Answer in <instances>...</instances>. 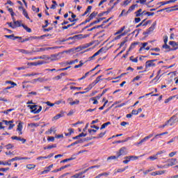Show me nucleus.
<instances>
[{"label":"nucleus","mask_w":178,"mask_h":178,"mask_svg":"<svg viewBox=\"0 0 178 178\" xmlns=\"http://www.w3.org/2000/svg\"><path fill=\"white\" fill-rule=\"evenodd\" d=\"M74 24H76V23H72L71 24H68L67 26H63V30H67V29H69V27H72V26H74Z\"/></svg>","instance_id":"obj_42"},{"label":"nucleus","mask_w":178,"mask_h":178,"mask_svg":"<svg viewBox=\"0 0 178 178\" xmlns=\"http://www.w3.org/2000/svg\"><path fill=\"white\" fill-rule=\"evenodd\" d=\"M127 41H129V37H126L120 44H118V45H120V48H122Z\"/></svg>","instance_id":"obj_27"},{"label":"nucleus","mask_w":178,"mask_h":178,"mask_svg":"<svg viewBox=\"0 0 178 178\" xmlns=\"http://www.w3.org/2000/svg\"><path fill=\"white\" fill-rule=\"evenodd\" d=\"M82 176H83L82 173L79 172V173H76L74 175L72 176L71 178H83V177H84V176L83 177H82Z\"/></svg>","instance_id":"obj_30"},{"label":"nucleus","mask_w":178,"mask_h":178,"mask_svg":"<svg viewBox=\"0 0 178 178\" xmlns=\"http://www.w3.org/2000/svg\"><path fill=\"white\" fill-rule=\"evenodd\" d=\"M52 168H54V164H51L48 167H46L44 168V170L42 172L41 174L42 175H47V173H48V172H51V169H52Z\"/></svg>","instance_id":"obj_12"},{"label":"nucleus","mask_w":178,"mask_h":178,"mask_svg":"<svg viewBox=\"0 0 178 178\" xmlns=\"http://www.w3.org/2000/svg\"><path fill=\"white\" fill-rule=\"evenodd\" d=\"M109 124H111V122H107L104 123L102 125V127L100 128V130H102V129H105V127H107V126H109Z\"/></svg>","instance_id":"obj_36"},{"label":"nucleus","mask_w":178,"mask_h":178,"mask_svg":"<svg viewBox=\"0 0 178 178\" xmlns=\"http://www.w3.org/2000/svg\"><path fill=\"white\" fill-rule=\"evenodd\" d=\"M147 140H148V139H147V138L145 136L144 138L141 139L140 141L137 143V145H141V144H143V143H145V141H147Z\"/></svg>","instance_id":"obj_54"},{"label":"nucleus","mask_w":178,"mask_h":178,"mask_svg":"<svg viewBox=\"0 0 178 178\" xmlns=\"http://www.w3.org/2000/svg\"><path fill=\"white\" fill-rule=\"evenodd\" d=\"M175 118H176V115H172L168 120L165 122L164 124L160 126L159 128L165 129V127H166V126H168V124H169V123H170V122H172V120H173V119H175Z\"/></svg>","instance_id":"obj_8"},{"label":"nucleus","mask_w":178,"mask_h":178,"mask_svg":"<svg viewBox=\"0 0 178 178\" xmlns=\"http://www.w3.org/2000/svg\"><path fill=\"white\" fill-rule=\"evenodd\" d=\"M143 9L140 8L138 10L135 12L136 17H140V16H142Z\"/></svg>","instance_id":"obj_26"},{"label":"nucleus","mask_w":178,"mask_h":178,"mask_svg":"<svg viewBox=\"0 0 178 178\" xmlns=\"http://www.w3.org/2000/svg\"><path fill=\"white\" fill-rule=\"evenodd\" d=\"M102 75L97 76L96 79L88 86V91H90V90H92L93 87H95V86H97V84H98L99 81H102L104 79H102Z\"/></svg>","instance_id":"obj_2"},{"label":"nucleus","mask_w":178,"mask_h":178,"mask_svg":"<svg viewBox=\"0 0 178 178\" xmlns=\"http://www.w3.org/2000/svg\"><path fill=\"white\" fill-rule=\"evenodd\" d=\"M91 9H92V6H88L86 10L84 12L83 14H82V16L84 17L86 16V15L90 13V12H91Z\"/></svg>","instance_id":"obj_23"},{"label":"nucleus","mask_w":178,"mask_h":178,"mask_svg":"<svg viewBox=\"0 0 178 178\" xmlns=\"http://www.w3.org/2000/svg\"><path fill=\"white\" fill-rule=\"evenodd\" d=\"M28 66H38L39 65H44V62L38 61L36 63H28Z\"/></svg>","instance_id":"obj_16"},{"label":"nucleus","mask_w":178,"mask_h":178,"mask_svg":"<svg viewBox=\"0 0 178 178\" xmlns=\"http://www.w3.org/2000/svg\"><path fill=\"white\" fill-rule=\"evenodd\" d=\"M129 158L130 157H129V156L124 157V159H129V160H124L122 161V163H124V165H127V163H129L131 161Z\"/></svg>","instance_id":"obj_45"},{"label":"nucleus","mask_w":178,"mask_h":178,"mask_svg":"<svg viewBox=\"0 0 178 178\" xmlns=\"http://www.w3.org/2000/svg\"><path fill=\"white\" fill-rule=\"evenodd\" d=\"M58 48H62V47L56 46L53 47L40 48L33 51V52H43L44 51H49V49H58Z\"/></svg>","instance_id":"obj_3"},{"label":"nucleus","mask_w":178,"mask_h":178,"mask_svg":"<svg viewBox=\"0 0 178 178\" xmlns=\"http://www.w3.org/2000/svg\"><path fill=\"white\" fill-rule=\"evenodd\" d=\"M45 38V35H42L41 36H35V40H44Z\"/></svg>","instance_id":"obj_62"},{"label":"nucleus","mask_w":178,"mask_h":178,"mask_svg":"<svg viewBox=\"0 0 178 178\" xmlns=\"http://www.w3.org/2000/svg\"><path fill=\"white\" fill-rule=\"evenodd\" d=\"M68 131L69 133H65V136H66V137H70V136H72V134L74 133V129L70 128L68 129Z\"/></svg>","instance_id":"obj_24"},{"label":"nucleus","mask_w":178,"mask_h":178,"mask_svg":"<svg viewBox=\"0 0 178 178\" xmlns=\"http://www.w3.org/2000/svg\"><path fill=\"white\" fill-rule=\"evenodd\" d=\"M35 107V108H33L32 111H31V113H34V114H37V113H40L41 111H42V107L41 106H38Z\"/></svg>","instance_id":"obj_15"},{"label":"nucleus","mask_w":178,"mask_h":178,"mask_svg":"<svg viewBox=\"0 0 178 178\" xmlns=\"http://www.w3.org/2000/svg\"><path fill=\"white\" fill-rule=\"evenodd\" d=\"M26 69H29V67L22 66L16 68L17 70H26Z\"/></svg>","instance_id":"obj_60"},{"label":"nucleus","mask_w":178,"mask_h":178,"mask_svg":"<svg viewBox=\"0 0 178 178\" xmlns=\"http://www.w3.org/2000/svg\"><path fill=\"white\" fill-rule=\"evenodd\" d=\"M74 159H76V158H74V157H71V158H69V159H65L64 160H62L60 161V163H65L66 162H69V161H73Z\"/></svg>","instance_id":"obj_34"},{"label":"nucleus","mask_w":178,"mask_h":178,"mask_svg":"<svg viewBox=\"0 0 178 178\" xmlns=\"http://www.w3.org/2000/svg\"><path fill=\"white\" fill-rule=\"evenodd\" d=\"M177 161V159H169L167 160V162H169L168 164H167V166L170 168V166H175L176 165V161Z\"/></svg>","instance_id":"obj_10"},{"label":"nucleus","mask_w":178,"mask_h":178,"mask_svg":"<svg viewBox=\"0 0 178 178\" xmlns=\"http://www.w3.org/2000/svg\"><path fill=\"white\" fill-rule=\"evenodd\" d=\"M157 176H162V175H165L166 173V170H158L156 171Z\"/></svg>","instance_id":"obj_38"},{"label":"nucleus","mask_w":178,"mask_h":178,"mask_svg":"<svg viewBox=\"0 0 178 178\" xmlns=\"http://www.w3.org/2000/svg\"><path fill=\"white\" fill-rule=\"evenodd\" d=\"M80 104L79 100H75L74 102H70V105L73 106V105H79Z\"/></svg>","instance_id":"obj_50"},{"label":"nucleus","mask_w":178,"mask_h":178,"mask_svg":"<svg viewBox=\"0 0 178 178\" xmlns=\"http://www.w3.org/2000/svg\"><path fill=\"white\" fill-rule=\"evenodd\" d=\"M148 159H150L151 161H156V159H158V156H156V154H155L154 156H149Z\"/></svg>","instance_id":"obj_56"},{"label":"nucleus","mask_w":178,"mask_h":178,"mask_svg":"<svg viewBox=\"0 0 178 178\" xmlns=\"http://www.w3.org/2000/svg\"><path fill=\"white\" fill-rule=\"evenodd\" d=\"M3 122L5 123L6 126H9V124L10 123H13V120H10V121H8V120H3Z\"/></svg>","instance_id":"obj_61"},{"label":"nucleus","mask_w":178,"mask_h":178,"mask_svg":"<svg viewBox=\"0 0 178 178\" xmlns=\"http://www.w3.org/2000/svg\"><path fill=\"white\" fill-rule=\"evenodd\" d=\"M6 84H11V86L13 87H16V86H17V83H15V82H13L12 81H6Z\"/></svg>","instance_id":"obj_39"},{"label":"nucleus","mask_w":178,"mask_h":178,"mask_svg":"<svg viewBox=\"0 0 178 178\" xmlns=\"http://www.w3.org/2000/svg\"><path fill=\"white\" fill-rule=\"evenodd\" d=\"M156 166H157L158 169H168V168H169L168 166V164H165V165H157Z\"/></svg>","instance_id":"obj_40"},{"label":"nucleus","mask_w":178,"mask_h":178,"mask_svg":"<svg viewBox=\"0 0 178 178\" xmlns=\"http://www.w3.org/2000/svg\"><path fill=\"white\" fill-rule=\"evenodd\" d=\"M97 15H98V13L94 11V12H92V13L90 15L89 17H90V19H92H92H94V17H95Z\"/></svg>","instance_id":"obj_41"},{"label":"nucleus","mask_w":178,"mask_h":178,"mask_svg":"<svg viewBox=\"0 0 178 178\" xmlns=\"http://www.w3.org/2000/svg\"><path fill=\"white\" fill-rule=\"evenodd\" d=\"M162 48H163L164 49H169L168 51H170V46H169L168 44V43H165L164 44L163 46H162Z\"/></svg>","instance_id":"obj_47"},{"label":"nucleus","mask_w":178,"mask_h":178,"mask_svg":"<svg viewBox=\"0 0 178 178\" xmlns=\"http://www.w3.org/2000/svg\"><path fill=\"white\" fill-rule=\"evenodd\" d=\"M27 169H29L30 170H31L32 169H35V165L34 164H29L26 165Z\"/></svg>","instance_id":"obj_48"},{"label":"nucleus","mask_w":178,"mask_h":178,"mask_svg":"<svg viewBox=\"0 0 178 178\" xmlns=\"http://www.w3.org/2000/svg\"><path fill=\"white\" fill-rule=\"evenodd\" d=\"M169 4V1H161L157 3V5H161V6H163L164 5H168Z\"/></svg>","instance_id":"obj_51"},{"label":"nucleus","mask_w":178,"mask_h":178,"mask_svg":"<svg viewBox=\"0 0 178 178\" xmlns=\"http://www.w3.org/2000/svg\"><path fill=\"white\" fill-rule=\"evenodd\" d=\"M74 38H76V40H81V38H84V36H83L82 34L76 35L74 36Z\"/></svg>","instance_id":"obj_53"},{"label":"nucleus","mask_w":178,"mask_h":178,"mask_svg":"<svg viewBox=\"0 0 178 178\" xmlns=\"http://www.w3.org/2000/svg\"><path fill=\"white\" fill-rule=\"evenodd\" d=\"M94 24H98V22H97V20L91 22L89 25L84 26L82 29L81 33H83V31H84L85 30H87V29H90V27H92V26H94Z\"/></svg>","instance_id":"obj_13"},{"label":"nucleus","mask_w":178,"mask_h":178,"mask_svg":"<svg viewBox=\"0 0 178 178\" xmlns=\"http://www.w3.org/2000/svg\"><path fill=\"white\" fill-rule=\"evenodd\" d=\"M105 51V48L102 47L100 49H99L96 53L94 54L92 56L89 58L90 60H92L95 56H98L101 54V52H104Z\"/></svg>","instance_id":"obj_7"},{"label":"nucleus","mask_w":178,"mask_h":178,"mask_svg":"<svg viewBox=\"0 0 178 178\" xmlns=\"http://www.w3.org/2000/svg\"><path fill=\"white\" fill-rule=\"evenodd\" d=\"M14 22V26L15 27H22V24L20 23V21H15V19H13Z\"/></svg>","instance_id":"obj_29"},{"label":"nucleus","mask_w":178,"mask_h":178,"mask_svg":"<svg viewBox=\"0 0 178 178\" xmlns=\"http://www.w3.org/2000/svg\"><path fill=\"white\" fill-rule=\"evenodd\" d=\"M141 156H143V155L140 156H129V159L131 161H137V159H138V158H141Z\"/></svg>","instance_id":"obj_33"},{"label":"nucleus","mask_w":178,"mask_h":178,"mask_svg":"<svg viewBox=\"0 0 178 178\" xmlns=\"http://www.w3.org/2000/svg\"><path fill=\"white\" fill-rule=\"evenodd\" d=\"M19 9H22V15L26 18L30 19V17H29V13H27V11L23 7H19Z\"/></svg>","instance_id":"obj_19"},{"label":"nucleus","mask_w":178,"mask_h":178,"mask_svg":"<svg viewBox=\"0 0 178 178\" xmlns=\"http://www.w3.org/2000/svg\"><path fill=\"white\" fill-rule=\"evenodd\" d=\"M29 126L30 127H38L40 124H38V123H31V124H29Z\"/></svg>","instance_id":"obj_57"},{"label":"nucleus","mask_w":178,"mask_h":178,"mask_svg":"<svg viewBox=\"0 0 178 178\" xmlns=\"http://www.w3.org/2000/svg\"><path fill=\"white\" fill-rule=\"evenodd\" d=\"M32 10L36 13H38V12H40V8H36L35 6H32Z\"/></svg>","instance_id":"obj_52"},{"label":"nucleus","mask_w":178,"mask_h":178,"mask_svg":"<svg viewBox=\"0 0 178 178\" xmlns=\"http://www.w3.org/2000/svg\"><path fill=\"white\" fill-rule=\"evenodd\" d=\"M93 102L92 104L93 105H97L98 104V100H97V97H91L90 99V102Z\"/></svg>","instance_id":"obj_31"},{"label":"nucleus","mask_w":178,"mask_h":178,"mask_svg":"<svg viewBox=\"0 0 178 178\" xmlns=\"http://www.w3.org/2000/svg\"><path fill=\"white\" fill-rule=\"evenodd\" d=\"M47 141L54 143V141H55V137H54V136H49L47 138Z\"/></svg>","instance_id":"obj_59"},{"label":"nucleus","mask_w":178,"mask_h":178,"mask_svg":"<svg viewBox=\"0 0 178 178\" xmlns=\"http://www.w3.org/2000/svg\"><path fill=\"white\" fill-rule=\"evenodd\" d=\"M6 149H12L15 146L10 143L8 144L7 145L5 146Z\"/></svg>","instance_id":"obj_58"},{"label":"nucleus","mask_w":178,"mask_h":178,"mask_svg":"<svg viewBox=\"0 0 178 178\" xmlns=\"http://www.w3.org/2000/svg\"><path fill=\"white\" fill-rule=\"evenodd\" d=\"M155 66H156V64L154 63V60H149L145 63L146 69H148L149 67H155Z\"/></svg>","instance_id":"obj_6"},{"label":"nucleus","mask_w":178,"mask_h":178,"mask_svg":"<svg viewBox=\"0 0 178 178\" xmlns=\"http://www.w3.org/2000/svg\"><path fill=\"white\" fill-rule=\"evenodd\" d=\"M4 37L6 38H10V40H13V38H15V34H12V35H5Z\"/></svg>","instance_id":"obj_49"},{"label":"nucleus","mask_w":178,"mask_h":178,"mask_svg":"<svg viewBox=\"0 0 178 178\" xmlns=\"http://www.w3.org/2000/svg\"><path fill=\"white\" fill-rule=\"evenodd\" d=\"M15 161H22V159H20V157L19 156H16L15 158L10 159L8 162H15Z\"/></svg>","instance_id":"obj_43"},{"label":"nucleus","mask_w":178,"mask_h":178,"mask_svg":"<svg viewBox=\"0 0 178 178\" xmlns=\"http://www.w3.org/2000/svg\"><path fill=\"white\" fill-rule=\"evenodd\" d=\"M80 143H81V140H76V141L72 143V144L67 145V147L70 148V147H73V145H76V144H80Z\"/></svg>","instance_id":"obj_37"},{"label":"nucleus","mask_w":178,"mask_h":178,"mask_svg":"<svg viewBox=\"0 0 178 178\" xmlns=\"http://www.w3.org/2000/svg\"><path fill=\"white\" fill-rule=\"evenodd\" d=\"M119 156L117 154V156H108L107 158V161H111V159H118Z\"/></svg>","instance_id":"obj_46"},{"label":"nucleus","mask_w":178,"mask_h":178,"mask_svg":"<svg viewBox=\"0 0 178 178\" xmlns=\"http://www.w3.org/2000/svg\"><path fill=\"white\" fill-rule=\"evenodd\" d=\"M105 134H106V131L104 132H101L98 136H94L92 138H102V137H104V136H105Z\"/></svg>","instance_id":"obj_32"},{"label":"nucleus","mask_w":178,"mask_h":178,"mask_svg":"<svg viewBox=\"0 0 178 178\" xmlns=\"http://www.w3.org/2000/svg\"><path fill=\"white\" fill-rule=\"evenodd\" d=\"M125 29H126L125 26L121 27L115 33H114V35H118V34L122 33L123 31H124Z\"/></svg>","instance_id":"obj_21"},{"label":"nucleus","mask_w":178,"mask_h":178,"mask_svg":"<svg viewBox=\"0 0 178 178\" xmlns=\"http://www.w3.org/2000/svg\"><path fill=\"white\" fill-rule=\"evenodd\" d=\"M18 52H20L21 54H24L25 55H30V54H33V51H27L26 49H19Z\"/></svg>","instance_id":"obj_17"},{"label":"nucleus","mask_w":178,"mask_h":178,"mask_svg":"<svg viewBox=\"0 0 178 178\" xmlns=\"http://www.w3.org/2000/svg\"><path fill=\"white\" fill-rule=\"evenodd\" d=\"M127 149L126 148V147H121L119 149V151L116 152L118 157L120 158V156H122L127 155Z\"/></svg>","instance_id":"obj_4"},{"label":"nucleus","mask_w":178,"mask_h":178,"mask_svg":"<svg viewBox=\"0 0 178 178\" xmlns=\"http://www.w3.org/2000/svg\"><path fill=\"white\" fill-rule=\"evenodd\" d=\"M169 45H171L172 47V49H170V51H177L178 49V42H176L175 41H170Z\"/></svg>","instance_id":"obj_5"},{"label":"nucleus","mask_w":178,"mask_h":178,"mask_svg":"<svg viewBox=\"0 0 178 178\" xmlns=\"http://www.w3.org/2000/svg\"><path fill=\"white\" fill-rule=\"evenodd\" d=\"M127 169H129V166H125L124 168H118L117 170H115V173H122Z\"/></svg>","instance_id":"obj_22"},{"label":"nucleus","mask_w":178,"mask_h":178,"mask_svg":"<svg viewBox=\"0 0 178 178\" xmlns=\"http://www.w3.org/2000/svg\"><path fill=\"white\" fill-rule=\"evenodd\" d=\"M155 27H156V21L153 22L152 24L151 25V26L149 28H148L146 30V31H144L143 33V35H145V37H148V35L149 34H151V33L154 32V30H155Z\"/></svg>","instance_id":"obj_1"},{"label":"nucleus","mask_w":178,"mask_h":178,"mask_svg":"<svg viewBox=\"0 0 178 178\" xmlns=\"http://www.w3.org/2000/svg\"><path fill=\"white\" fill-rule=\"evenodd\" d=\"M22 27L27 31V33H31V29L29 28L27 26L24 25V24H22Z\"/></svg>","instance_id":"obj_35"},{"label":"nucleus","mask_w":178,"mask_h":178,"mask_svg":"<svg viewBox=\"0 0 178 178\" xmlns=\"http://www.w3.org/2000/svg\"><path fill=\"white\" fill-rule=\"evenodd\" d=\"M54 133H56V128L55 127H51L50 129H49L47 131H46V134H52Z\"/></svg>","instance_id":"obj_18"},{"label":"nucleus","mask_w":178,"mask_h":178,"mask_svg":"<svg viewBox=\"0 0 178 178\" xmlns=\"http://www.w3.org/2000/svg\"><path fill=\"white\" fill-rule=\"evenodd\" d=\"M162 154H166V150H161L158 152L156 155L158 156V155H162Z\"/></svg>","instance_id":"obj_63"},{"label":"nucleus","mask_w":178,"mask_h":178,"mask_svg":"<svg viewBox=\"0 0 178 178\" xmlns=\"http://www.w3.org/2000/svg\"><path fill=\"white\" fill-rule=\"evenodd\" d=\"M64 113H65L63 111H60V114H57L56 116L52 118V122H54V120H58V119H60V118H63Z\"/></svg>","instance_id":"obj_14"},{"label":"nucleus","mask_w":178,"mask_h":178,"mask_svg":"<svg viewBox=\"0 0 178 178\" xmlns=\"http://www.w3.org/2000/svg\"><path fill=\"white\" fill-rule=\"evenodd\" d=\"M13 111H15V108H10L6 111H2L1 113H4V115H8L9 112H12Z\"/></svg>","instance_id":"obj_44"},{"label":"nucleus","mask_w":178,"mask_h":178,"mask_svg":"<svg viewBox=\"0 0 178 178\" xmlns=\"http://www.w3.org/2000/svg\"><path fill=\"white\" fill-rule=\"evenodd\" d=\"M91 45H94V42H90L89 43H86L81 47H76V49H86V48H88V47H91Z\"/></svg>","instance_id":"obj_9"},{"label":"nucleus","mask_w":178,"mask_h":178,"mask_svg":"<svg viewBox=\"0 0 178 178\" xmlns=\"http://www.w3.org/2000/svg\"><path fill=\"white\" fill-rule=\"evenodd\" d=\"M136 45H138V42H135L131 44L129 48V51H131V49H134V48H136Z\"/></svg>","instance_id":"obj_25"},{"label":"nucleus","mask_w":178,"mask_h":178,"mask_svg":"<svg viewBox=\"0 0 178 178\" xmlns=\"http://www.w3.org/2000/svg\"><path fill=\"white\" fill-rule=\"evenodd\" d=\"M81 87L70 86V90H81Z\"/></svg>","instance_id":"obj_64"},{"label":"nucleus","mask_w":178,"mask_h":178,"mask_svg":"<svg viewBox=\"0 0 178 178\" xmlns=\"http://www.w3.org/2000/svg\"><path fill=\"white\" fill-rule=\"evenodd\" d=\"M136 2V3H140L141 5H145L147 0H138Z\"/></svg>","instance_id":"obj_55"},{"label":"nucleus","mask_w":178,"mask_h":178,"mask_svg":"<svg viewBox=\"0 0 178 178\" xmlns=\"http://www.w3.org/2000/svg\"><path fill=\"white\" fill-rule=\"evenodd\" d=\"M33 40H35V36H30L25 39H23L20 41V42H26V41H33Z\"/></svg>","instance_id":"obj_20"},{"label":"nucleus","mask_w":178,"mask_h":178,"mask_svg":"<svg viewBox=\"0 0 178 178\" xmlns=\"http://www.w3.org/2000/svg\"><path fill=\"white\" fill-rule=\"evenodd\" d=\"M134 9H136L135 6L132 5L129 7V8L128 9L127 12L125 13L126 15H128V13H131V12H133V10H134Z\"/></svg>","instance_id":"obj_28"},{"label":"nucleus","mask_w":178,"mask_h":178,"mask_svg":"<svg viewBox=\"0 0 178 178\" xmlns=\"http://www.w3.org/2000/svg\"><path fill=\"white\" fill-rule=\"evenodd\" d=\"M23 130V122H19L17 128V131H19V135L22 136L23 134V132L22 131Z\"/></svg>","instance_id":"obj_11"}]
</instances>
